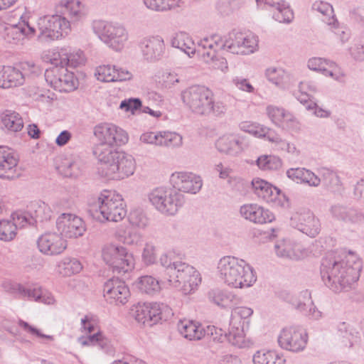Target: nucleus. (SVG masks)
Returning a JSON list of instances; mask_svg holds the SVG:
<instances>
[{"label":"nucleus","instance_id":"nucleus-1","mask_svg":"<svg viewBox=\"0 0 364 364\" xmlns=\"http://www.w3.org/2000/svg\"><path fill=\"white\" fill-rule=\"evenodd\" d=\"M361 269L362 261L355 255L328 252L322 259L321 276L326 286L337 292L355 283Z\"/></svg>","mask_w":364,"mask_h":364},{"label":"nucleus","instance_id":"nucleus-2","mask_svg":"<svg viewBox=\"0 0 364 364\" xmlns=\"http://www.w3.org/2000/svg\"><path fill=\"white\" fill-rule=\"evenodd\" d=\"M96 159L101 164L99 173L109 180H123L132 176L136 169V161L133 156L116 149L100 147Z\"/></svg>","mask_w":364,"mask_h":364},{"label":"nucleus","instance_id":"nucleus-3","mask_svg":"<svg viewBox=\"0 0 364 364\" xmlns=\"http://www.w3.org/2000/svg\"><path fill=\"white\" fill-rule=\"evenodd\" d=\"M217 271L220 279L231 288H248L257 281L254 269L244 259L233 256L222 257L218 262Z\"/></svg>","mask_w":364,"mask_h":364},{"label":"nucleus","instance_id":"nucleus-4","mask_svg":"<svg viewBox=\"0 0 364 364\" xmlns=\"http://www.w3.org/2000/svg\"><path fill=\"white\" fill-rule=\"evenodd\" d=\"M183 103L196 114L221 117L227 111V106L221 101H215L213 92L204 85H193L181 93Z\"/></svg>","mask_w":364,"mask_h":364},{"label":"nucleus","instance_id":"nucleus-5","mask_svg":"<svg viewBox=\"0 0 364 364\" xmlns=\"http://www.w3.org/2000/svg\"><path fill=\"white\" fill-rule=\"evenodd\" d=\"M93 218L100 222L121 221L127 215L122 196L115 191H102L97 198Z\"/></svg>","mask_w":364,"mask_h":364},{"label":"nucleus","instance_id":"nucleus-6","mask_svg":"<svg viewBox=\"0 0 364 364\" xmlns=\"http://www.w3.org/2000/svg\"><path fill=\"white\" fill-rule=\"evenodd\" d=\"M148 200L158 212L166 216L176 215L185 203L182 193L166 186L153 188L148 193Z\"/></svg>","mask_w":364,"mask_h":364},{"label":"nucleus","instance_id":"nucleus-7","mask_svg":"<svg viewBox=\"0 0 364 364\" xmlns=\"http://www.w3.org/2000/svg\"><path fill=\"white\" fill-rule=\"evenodd\" d=\"M92 30L102 42L115 51H121L129 39L128 31L117 22L95 20L92 23Z\"/></svg>","mask_w":364,"mask_h":364},{"label":"nucleus","instance_id":"nucleus-8","mask_svg":"<svg viewBox=\"0 0 364 364\" xmlns=\"http://www.w3.org/2000/svg\"><path fill=\"white\" fill-rule=\"evenodd\" d=\"M169 285L180 289L184 294L193 292L201 282L198 271L189 264L179 260L168 276Z\"/></svg>","mask_w":364,"mask_h":364},{"label":"nucleus","instance_id":"nucleus-9","mask_svg":"<svg viewBox=\"0 0 364 364\" xmlns=\"http://www.w3.org/2000/svg\"><path fill=\"white\" fill-rule=\"evenodd\" d=\"M38 39L42 42L58 40L70 31V21L61 15L44 16L37 21Z\"/></svg>","mask_w":364,"mask_h":364},{"label":"nucleus","instance_id":"nucleus-10","mask_svg":"<svg viewBox=\"0 0 364 364\" xmlns=\"http://www.w3.org/2000/svg\"><path fill=\"white\" fill-rule=\"evenodd\" d=\"M102 259L114 272L124 274L134 269L135 259L132 253L122 245L107 244L102 248Z\"/></svg>","mask_w":364,"mask_h":364},{"label":"nucleus","instance_id":"nucleus-11","mask_svg":"<svg viewBox=\"0 0 364 364\" xmlns=\"http://www.w3.org/2000/svg\"><path fill=\"white\" fill-rule=\"evenodd\" d=\"M94 135L100 141L93 149V154L97 158V151L102 146L106 149H115L114 146H121L129 141L126 131L112 123H100L94 127Z\"/></svg>","mask_w":364,"mask_h":364},{"label":"nucleus","instance_id":"nucleus-12","mask_svg":"<svg viewBox=\"0 0 364 364\" xmlns=\"http://www.w3.org/2000/svg\"><path fill=\"white\" fill-rule=\"evenodd\" d=\"M46 82L60 92H70L77 88V79L73 73L68 71L67 66L52 67L45 72Z\"/></svg>","mask_w":364,"mask_h":364},{"label":"nucleus","instance_id":"nucleus-13","mask_svg":"<svg viewBox=\"0 0 364 364\" xmlns=\"http://www.w3.org/2000/svg\"><path fill=\"white\" fill-rule=\"evenodd\" d=\"M291 225L311 237H315L321 231L320 220L309 208H301L290 218Z\"/></svg>","mask_w":364,"mask_h":364},{"label":"nucleus","instance_id":"nucleus-14","mask_svg":"<svg viewBox=\"0 0 364 364\" xmlns=\"http://www.w3.org/2000/svg\"><path fill=\"white\" fill-rule=\"evenodd\" d=\"M253 310L247 306L235 308L232 311L230 326L235 330L230 334V339L235 346L244 348L247 346L245 338V324L247 323V319L252 315Z\"/></svg>","mask_w":364,"mask_h":364},{"label":"nucleus","instance_id":"nucleus-15","mask_svg":"<svg viewBox=\"0 0 364 364\" xmlns=\"http://www.w3.org/2000/svg\"><path fill=\"white\" fill-rule=\"evenodd\" d=\"M307 333L297 327H288L282 330L278 337L279 346L293 353L303 351L307 344Z\"/></svg>","mask_w":364,"mask_h":364},{"label":"nucleus","instance_id":"nucleus-16","mask_svg":"<svg viewBox=\"0 0 364 364\" xmlns=\"http://www.w3.org/2000/svg\"><path fill=\"white\" fill-rule=\"evenodd\" d=\"M56 228L63 237L77 238L86 231L85 221L72 213H62L56 220Z\"/></svg>","mask_w":364,"mask_h":364},{"label":"nucleus","instance_id":"nucleus-17","mask_svg":"<svg viewBox=\"0 0 364 364\" xmlns=\"http://www.w3.org/2000/svg\"><path fill=\"white\" fill-rule=\"evenodd\" d=\"M170 183L174 190L196 194L202 188L203 181L201 178L187 171H176L170 176Z\"/></svg>","mask_w":364,"mask_h":364},{"label":"nucleus","instance_id":"nucleus-18","mask_svg":"<svg viewBox=\"0 0 364 364\" xmlns=\"http://www.w3.org/2000/svg\"><path fill=\"white\" fill-rule=\"evenodd\" d=\"M252 186L254 193L264 202L277 206L284 205L282 198L285 200L286 196L276 186L259 178L252 180Z\"/></svg>","mask_w":364,"mask_h":364},{"label":"nucleus","instance_id":"nucleus-19","mask_svg":"<svg viewBox=\"0 0 364 364\" xmlns=\"http://www.w3.org/2000/svg\"><path fill=\"white\" fill-rule=\"evenodd\" d=\"M140 141L159 146L179 147L183 144L182 136L171 132H147L142 134Z\"/></svg>","mask_w":364,"mask_h":364},{"label":"nucleus","instance_id":"nucleus-20","mask_svg":"<svg viewBox=\"0 0 364 364\" xmlns=\"http://www.w3.org/2000/svg\"><path fill=\"white\" fill-rule=\"evenodd\" d=\"M215 147L220 153L235 156L247 147V143L245 138L239 134H226L217 139Z\"/></svg>","mask_w":364,"mask_h":364},{"label":"nucleus","instance_id":"nucleus-21","mask_svg":"<svg viewBox=\"0 0 364 364\" xmlns=\"http://www.w3.org/2000/svg\"><path fill=\"white\" fill-rule=\"evenodd\" d=\"M38 250L44 255L53 256L60 255L67 248V241L60 233L46 232L37 241Z\"/></svg>","mask_w":364,"mask_h":364},{"label":"nucleus","instance_id":"nucleus-22","mask_svg":"<svg viewBox=\"0 0 364 364\" xmlns=\"http://www.w3.org/2000/svg\"><path fill=\"white\" fill-rule=\"evenodd\" d=\"M103 291L106 299L116 304H126L130 296L129 289L125 282L117 278H112L105 282Z\"/></svg>","mask_w":364,"mask_h":364},{"label":"nucleus","instance_id":"nucleus-23","mask_svg":"<svg viewBox=\"0 0 364 364\" xmlns=\"http://www.w3.org/2000/svg\"><path fill=\"white\" fill-rule=\"evenodd\" d=\"M266 114L271 122L279 127L296 129L299 122L294 115L282 107L269 105L266 107Z\"/></svg>","mask_w":364,"mask_h":364},{"label":"nucleus","instance_id":"nucleus-24","mask_svg":"<svg viewBox=\"0 0 364 364\" xmlns=\"http://www.w3.org/2000/svg\"><path fill=\"white\" fill-rule=\"evenodd\" d=\"M139 46L144 59L150 62L159 60L165 53V43L159 36L145 37Z\"/></svg>","mask_w":364,"mask_h":364},{"label":"nucleus","instance_id":"nucleus-25","mask_svg":"<svg viewBox=\"0 0 364 364\" xmlns=\"http://www.w3.org/2000/svg\"><path fill=\"white\" fill-rule=\"evenodd\" d=\"M18 159L16 154L6 146H0V178L14 179L20 175Z\"/></svg>","mask_w":364,"mask_h":364},{"label":"nucleus","instance_id":"nucleus-26","mask_svg":"<svg viewBox=\"0 0 364 364\" xmlns=\"http://www.w3.org/2000/svg\"><path fill=\"white\" fill-rule=\"evenodd\" d=\"M56 12L66 15L73 23L78 22L87 16V9L79 0H60L55 5Z\"/></svg>","mask_w":364,"mask_h":364},{"label":"nucleus","instance_id":"nucleus-27","mask_svg":"<svg viewBox=\"0 0 364 364\" xmlns=\"http://www.w3.org/2000/svg\"><path fill=\"white\" fill-rule=\"evenodd\" d=\"M95 75L98 80L105 82L126 81L132 78V74L128 70L111 65L98 66Z\"/></svg>","mask_w":364,"mask_h":364},{"label":"nucleus","instance_id":"nucleus-28","mask_svg":"<svg viewBox=\"0 0 364 364\" xmlns=\"http://www.w3.org/2000/svg\"><path fill=\"white\" fill-rule=\"evenodd\" d=\"M240 213L245 220L257 224L271 223L275 218L271 211L256 203L242 205Z\"/></svg>","mask_w":364,"mask_h":364},{"label":"nucleus","instance_id":"nucleus-29","mask_svg":"<svg viewBox=\"0 0 364 364\" xmlns=\"http://www.w3.org/2000/svg\"><path fill=\"white\" fill-rule=\"evenodd\" d=\"M5 39L9 43H21L25 38H31L36 35V28L28 22L22 21L17 24L9 25L5 28Z\"/></svg>","mask_w":364,"mask_h":364},{"label":"nucleus","instance_id":"nucleus-30","mask_svg":"<svg viewBox=\"0 0 364 364\" xmlns=\"http://www.w3.org/2000/svg\"><path fill=\"white\" fill-rule=\"evenodd\" d=\"M259 7L274 9L272 17L279 23H290L294 18L292 10L284 0H255Z\"/></svg>","mask_w":364,"mask_h":364},{"label":"nucleus","instance_id":"nucleus-31","mask_svg":"<svg viewBox=\"0 0 364 364\" xmlns=\"http://www.w3.org/2000/svg\"><path fill=\"white\" fill-rule=\"evenodd\" d=\"M13 289L22 299H27L46 304H51L55 301L51 293L41 287L27 288L22 284H16L13 286Z\"/></svg>","mask_w":364,"mask_h":364},{"label":"nucleus","instance_id":"nucleus-32","mask_svg":"<svg viewBox=\"0 0 364 364\" xmlns=\"http://www.w3.org/2000/svg\"><path fill=\"white\" fill-rule=\"evenodd\" d=\"M224 49L222 37L219 35L204 38L196 44V52L202 56L204 61L215 57L218 55V51Z\"/></svg>","mask_w":364,"mask_h":364},{"label":"nucleus","instance_id":"nucleus-33","mask_svg":"<svg viewBox=\"0 0 364 364\" xmlns=\"http://www.w3.org/2000/svg\"><path fill=\"white\" fill-rule=\"evenodd\" d=\"M307 66L310 70L321 72L326 76L340 80L343 77L341 69L335 63L321 58H312L308 60Z\"/></svg>","mask_w":364,"mask_h":364},{"label":"nucleus","instance_id":"nucleus-34","mask_svg":"<svg viewBox=\"0 0 364 364\" xmlns=\"http://www.w3.org/2000/svg\"><path fill=\"white\" fill-rule=\"evenodd\" d=\"M274 249L278 257L291 259H300L306 255L301 244L291 240H283L277 242Z\"/></svg>","mask_w":364,"mask_h":364},{"label":"nucleus","instance_id":"nucleus-35","mask_svg":"<svg viewBox=\"0 0 364 364\" xmlns=\"http://www.w3.org/2000/svg\"><path fill=\"white\" fill-rule=\"evenodd\" d=\"M286 174L294 182L306 184L310 187H318L321 183L318 176L306 168H291L287 171Z\"/></svg>","mask_w":364,"mask_h":364},{"label":"nucleus","instance_id":"nucleus-36","mask_svg":"<svg viewBox=\"0 0 364 364\" xmlns=\"http://www.w3.org/2000/svg\"><path fill=\"white\" fill-rule=\"evenodd\" d=\"M177 329L183 338L189 341H199L205 336L204 327L192 320H180L177 323Z\"/></svg>","mask_w":364,"mask_h":364},{"label":"nucleus","instance_id":"nucleus-37","mask_svg":"<svg viewBox=\"0 0 364 364\" xmlns=\"http://www.w3.org/2000/svg\"><path fill=\"white\" fill-rule=\"evenodd\" d=\"M209 300L221 308H232L240 301L238 296L227 289L214 288L208 293Z\"/></svg>","mask_w":364,"mask_h":364},{"label":"nucleus","instance_id":"nucleus-38","mask_svg":"<svg viewBox=\"0 0 364 364\" xmlns=\"http://www.w3.org/2000/svg\"><path fill=\"white\" fill-rule=\"evenodd\" d=\"M28 214L32 219L31 223L35 224L40 222L49 220L52 216V210L49 205L41 200L30 203L27 206Z\"/></svg>","mask_w":364,"mask_h":364},{"label":"nucleus","instance_id":"nucleus-39","mask_svg":"<svg viewBox=\"0 0 364 364\" xmlns=\"http://www.w3.org/2000/svg\"><path fill=\"white\" fill-rule=\"evenodd\" d=\"M284 299L302 314H306L307 306H313L311 292L307 289L293 294H287Z\"/></svg>","mask_w":364,"mask_h":364},{"label":"nucleus","instance_id":"nucleus-40","mask_svg":"<svg viewBox=\"0 0 364 364\" xmlns=\"http://www.w3.org/2000/svg\"><path fill=\"white\" fill-rule=\"evenodd\" d=\"M171 44L173 47L184 52L189 57L196 53V44L191 36L186 32L176 33L171 39Z\"/></svg>","mask_w":364,"mask_h":364},{"label":"nucleus","instance_id":"nucleus-41","mask_svg":"<svg viewBox=\"0 0 364 364\" xmlns=\"http://www.w3.org/2000/svg\"><path fill=\"white\" fill-rule=\"evenodd\" d=\"M82 161L77 156L64 159L58 166L59 173L65 177L77 178L82 173Z\"/></svg>","mask_w":364,"mask_h":364},{"label":"nucleus","instance_id":"nucleus-42","mask_svg":"<svg viewBox=\"0 0 364 364\" xmlns=\"http://www.w3.org/2000/svg\"><path fill=\"white\" fill-rule=\"evenodd\" d=\"M337 333L346 347H352L358 343L359 332L350 323L342 321L337 325Z\"/></svg>","mask_w":364,"mask_h":364},{"label":"nucleus","instance_id":"nucleus-43","mask_svg":"<svg viewBox=\"0 0 364 364\" xmlns=\"http://www.w3.org/2000/svg\"><path fill=\"white\" fill-rule=\"evenodd\" d=\"M254 364H285L283 354L277 350H260L253 355Z\"/></svg>","mask_w":364,"mask_h":364},{"label":"nucleus","instance_id":"nucleus-44","mask_svg":"<svg viewBox=\"0 0 364 364\" xmlns=\"http://www.w3.org/2000/svg\"><path fill=\"white\" fill-rule=\"evenodd\" d=\"M2 126L9 132H17L23 127V121L18 113L12 110H6L1 114Z\"/></svg>","mask_w":364,"mask_h":364},{"label":"nucleus","instance_id":"nucleus-45","mask_svg":"<svg viewBox=\"0 0 364 364\" xmlns=\"http://www.w3.org/2000/svg\"><path fill=\"white\" fill-rule=\"evenodd\" d=\"M68 47L55 48L45 55V60L50 63L53 67H66L69 64Z\"/></svg>","mask_w":364,"mask_h":364},{"label":"nucleus","instance_id":"nucleus-46","mask_svg":"<svg viewBox=\"0 0 364 364\" xmlns=\"http://www.w3.org/2000/svg\"><path fill=\"white\" fill-rule=\"evenodd\" d=\"M82 269L81 262L76 258L65 257L57 264V272L63 277H70Z\"/></svg>","mask_w":364,"mask_h":364},{"label":"nucleus","instance_id":"nucleus-47","mask_svg":"<svg viewBox=\"0 0 364 364\" xmlns=\"http://www.w3.org/2000/svg\"><path fill=\"white\" fill-rule=\"evenodd\" d=\"M115 236L119 242L127 245H137L141 241V235L130 227L118 228Z\"/></svg>","mask_w":364,"mask_h":364},{"label":"nucleus","instance_id":"nucleus-48","mask_svg":"<svg viewBox=\"0 0 364 364\" xmlns=\"http://www.w3.org/2000/svg\"><path fill=\"white\" fill-rule=\"evenodd\" d=\"M319 178L323 184L332 191H337L342 185L337 173L327 168H321L318 171Z\"/></svg>","mask_w":364,"mask_h":364},{"label":"nucleus","instance_id":"nucleus-49","mask_svg":"<svg viewBox=\"0 0 364 364\" xmlns=\"http://www.w3.org/2000/svg\"><path fill=\"white\" fill-rule=\"evenodd\" d=\"M242 32L232 31L230 32L227 36L222 38L223 48L224 50H227L230 53L240 55L242 51L240 47Z\"/></svg>","mask_w":364,"mask_h":364},{"label":"nucleus","instance_id":"nucleus-50","mask_svg":"<svg viewBox=\"0 0 364 364\" xmlns=\"http://www.w3.org/2000/svg\"><path fill=\"white\" fill-rule=\"evenodd\" d=\"M137 285L141 291L149 295L157 294L161 290V282L150 275L139 277Z\"/></svg>","mask_w":364,"mask_h":364},{"label":"nucleus","instance_id":"nucleus-51","mask_svg":"<svg viewBox=\"0 0 364 364\" xmlns=\"http://www.w3.org/2000/svg\"><path fill=\"white\" fill-rule=\"evenodd\" d=\"M266 76L269 82L281 88H285L290 82V75L282 68H268Z\"/></svg>","mask_w":364,"mask_h":364},{"label":"nucleus","instance_id":"nucleus-52","mask_svg":"<svg viewBox=\"0 0 364 364\" xmlns=\"http://www.w3.org/2000/svg\"><path fill=\"white\" fill-rule=\"evenodd\" d=\"M312 10L321 14V20L327 25L336 23L333 6L328 2L318 1L313 4Z\"/></svg>","mask_w":364,"mask_h":364},{"label":"nucleus","instance_id":"nucleus-53","mask_svg":"<svg viewBox=\"0 0 364 364\" xmlns=\"http://www.w3.org/2000/svg\"><path fill=\"white\" fill-rule=\"evenodd\" d=\"M267 139L274 144V149L277 151L287 152L294 156H298L300 154V151L294 144L282 139L277 134H269L267 136Z\"/></svg>","mask_w":364,"mask_h":364},{"label":"nucleus","instance_id":"nucleus-54","mask_svg":"<svg viewBox=\"0 0 364 364\" xmlns=\"http://www.w3.org/2000/svg\"><path fill=\"white\" fill-rule=\"evenodd\" d=\"M145 6L153 11H166L180 7L182 0H143Z\"/></svg>","mask_w":364,"mask_h":364},{"label":"nucleus","instance_id":"nucleus-55","mask_svg":"<svg viewBox=\"0 0 364 364\" xmlns=\"http://www.w3.org/2000/svg\"><path fill=\"white\" fill-rule=\"evenodd\" d=\"M81 343L83 346L97 345L106 353H111L113 351L109 340L100 332L89 336Z\"/></svg>","mask_w":364,"mask_h":364},{"label":"nucleus","instance_id":"nucleus-56","mask_svg":"<svg viewBox=\"0 0 364 364\" xmlns=\"http://www.w3.org/2000/svg\"><path fill=\"white\" fill-rule=\"evenodd\" d=\"M256 164L262 171H277L282 167V161L274 155H262L257 158Z\"/></svg>","mask_w":364,"mask_h":364},{"label":"nucleus","instance_id":"nucleus-57","mask_svg":"<svg viewBox=\"0 0 364 364\" xmlns=\"http://www.w3.org/2000/svg\"><path fill=\"white\" fill-rule=\"evenodd\" d=\"M6 89L18 87L25 82L24 75L19 68L6 66Z\"/></svg>","mask_w":364,"mask_h":364},{"label":"nucleus","instance_id":"nucleus-58","mask_svg":"<svg viewBox=\"0 0 364 364\" xmlns=\"http://www.w3.org/2000/svg\"><path fill=\"white\" fill-rule=\"evenodd\" d=\"M239 127L242 131L247 132L258 138H267V135H269L268 133L270 130L268 127L259 124L257 122L247 121L241 122Z\"/></svg>","mask_w":364,"mask_h":364},{"label":"nucleus","instance_id":"nucleus-59","mask_svg":"<svg viewBox=\"0 0 364 364\" xmlns=\"http://www.w3.org/2000/svg\"><path fill=\"white\" fill-rule=\"evenodd\" d=\"M205 331V336H210L214 341H217L220 343H223L225 341H228L235 346L232 341L230 339V334L232 332H235V329H232L230 326L229 332L227 333L225 330L222 328H217L214 326H207Z\"/></svg>","mask_w":364,"mask_h":364},{"label":"nucleus","instance_id":"nucleus-60","mask_svg":"<svg viewBox=\"0 0 364 364\" xmlns=\"http://www.w3.org/2000/svg\"><path fill=\"white\" fill-rule=\"evenodd\" d=\"M241 38H243L240 43V47L242 52L240 55H248L254 53L258 46V39L256 36L252 33H242Z\"/></svg>","mask_w":364,"mask_h":364},{"label":"nucleus","instance_id":"nucleus-61","mask_svg":"<svg viewBox=\"0 0 364 364\" xmlns=\"http://www.w3.org/2000/svg\"><path fill=\"white\" fill-rule=\"evenodd\" d=\"M149 308L150 310V313H149V326L156 324L164 319L163 314L164 311H170L167 306L158 303H149Z\"/></svg>","mask_w":364,"mask_h":364},{"label":"nucleus","instance_id":"nucleus-62","mask_svg":"<svg viewBox=\"0 0 364 364\" xmlns=\"http://www.w3.org/2000/svg\"><path fill=\"white\" fill-rule=\"evenodd\" d=\"M132 311L133 316L138 322L149 326V313H150V310L149 308V303H139L133 306Z\"/></svg>","mask_w":364,"mask_h":364},{"label":"nucleus","instance_id":"nucleus-63","mask_svg":"<svg viewBox=\"0 0 364 364\" xmlns=\"http://www.w3.org/2000/svg\"><path fill=\"white\" fill-rule=\"evenodd\" d=\"M243 4V0H218L216 9L222 15H228Z\"/></svg>","mask_w":364,"mask_h":364},{"label":"nucleus","instance_id":"nucleus-64","mask_svg":"<svg viewBox=\"0 0 364 364\" xmlns=\"http://www.w3.org/2000/svg\"><path fill=\"white\" fill-rule=\"evenodd\" d=\"M16 225L6 220H0V240L10 241L16 236Z\"/></svg>","mask_w":364,"mask_h":364}]
</instances>
